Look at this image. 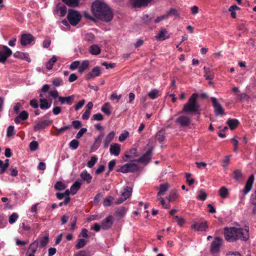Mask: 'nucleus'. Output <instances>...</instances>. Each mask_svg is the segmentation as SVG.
I'll return each instance as SVG.
<instances>
[{"label": "nucleus", "instance_id": "603ef678", "mask_svg": "<svg viewBox=\"0 0 256 256\" xmlns=\"http://www.w3.org/2000/svg\"><path fill=\"white\" fill-rule=\"evenodd\" d=\"M207 197V194L205 192L204 190L201 189L199 190V194L198 196V198L202 200H204Z\"/></svg>", "mask_w": 256, "mask_h": 256}, {"label": "nucleus", "instance_id": "cd10ccee", "mask_svg": "<svg viewBox=\"0 0 256 256\" xmlns=\"http://www.w3.org/2000/svg\"><path fill=\"white\" fill-rule=\"evenodd\" d=\"M168 183L162 184L160 186L159 191L158 193V196H164L165 192L168 189Z\"/></svg>", "mask_w": 256, "mask_h": 256}, {"label": "nucleus", "instance_id": "774afa93", "mask_svg": "<svg viewBox=\"0 0 256 256\" xmlns=\"http://www.w3.org/2000/svg\"><path fill=\"white\" fill-rule=\"evenodd\" d=\"M86 131L87 129L86 128H82L77 133L76 138L77 139L80 138Z\"/></svg>", "mask_w": 256, "mask_h": 256}, {"label": "nucleus", "instance_id": "f3484780", "mask_svg": "<svg viewBox=\"0 0 256 256\" xmlns=\"http://www.w3.org/2000/svg\"><path fill=\"white\" fill-rule=\"evenodd\" d=\"M120 150V145L118 144H112L110 146V152L111 154L115 156L119 155Z\"/></svg>", "mask_w": 256, "mask_h": 256}, {"label": "nucleus", "instance_id": "69168bd1", "mask_svg": "<svg viewBox=\"0 0 256 256\" xmlns=\"http://www.w3.org/2000/svg\"><path fill=\"white\" fill-rule=\"evenodd\" d=\"M64 99L65 103L67 104L68 105H71L74 100V96L73 95L68 96H66L64 97Z\"/></svg>", "mask_w": 256, "mask_h": 256}, {"label": "nucleus", "instance_id": "3c124183", "mask_svg": "<svg viewBox=\"0 0 256 256\" xmlns=\"http://www.w3.org/2000/svg\"><path fill=\"white\" fill-rule=\"evenodd\" d=\"M54 188L58 190H62L66 188V186L62 182H58L54 184Z\"/></svg>", "mask_w": 256, "mask_h": 256}, {"label": "nucleus", "instance_id": "6e6d98bb", "mask_svg": "<svg viewBox=\"0 0 256 256\" xmlns=\"http://www.w3.org/2000/svg\"><path fill=\"white\" fill-rule=\"evenodd\" d=\"M18 216L16 213L14 212L12 214L9 216V218H8L9 223L10 224H12L14 222H15L16 221V220L18 219Z\"/></svg>", "mask_w": 256, "mask_h": 256}, {"label": "nucleus", "instance_id": "ea45409f", "mask_svg": "<svg viewBox=\"0 0 256 256\" xmlns=\"http://www.w3.org/2000/svg\"><path fill=\"white\" fill-rule=\"evenodd\" d=\"M38 240H35L33 242H32L29 247L28 250H30L31 253L30 254H34L36 252L38 247Z\"/></svg>", "mask_w": 256, "mask_h": 256}, {"label": "nucleus", "instance_id": "bb28decb", "mask_svg": "<svg viewBox=\"0 0 256 256\" xmlns=\"http://www.w3.org/2000/svg\"><path fill=\"white\" fill-rule=\"evenodd\" d=\"M226 124L231 130H234L238 126L239 122L236 119H228L226 121Z\"/></svg>", "mask_w": 256, "mask_h": 256}, {"label": "nucleus", "instance_id": "052dcab7", "mask_svg": "<svg viewBox=\"0 0 256 256\" xmlns=\"http://www.w3.org/2000/svg\"><path fill=\"white\" fill-rule=\"evenodd\" d=\"M104 120L103 116L100 113H98L96 114H94L91 118V120Z\"/></svg>", "mask_w": 256, "mask_h": 256}, {"label": "nucleus", "instance_id": "2f4dec72", "mask_svg": "<svg viewBox=\"0 0 256 256\" xmlns=\"http://www.w3.org/2000/svg\"><path fill=\"white\" fill-rule=\"evenodd\" d=\"M65 4L70 7H76L78 6L80 0H62Z\"/></svg>", "mask_w": 256, "mask_h": 256}, {"label": "nucleus", "instance_id": "e2e57ef3", "mask_svg": "<svg viewBox=\"0 0 256 256\" xmlns=\"http://www.w3.org/2000/svg\"><path fill=\"white\" fill-rule=\"evenodd\" d=\"M95 38L94 34L92 33H88L84 36V40L86 42H92Z\"/></svg>", "mask_w": 256, "mask_h": 256}, {"label": "nucleus", "instance_id": "37998d69", "mask_svg": "<svg viewBox=\"0 0 256 256\" xmlns=\"http://www.w3.org/2000/svg\"><path fill=\"white\" fill-rule=\"evenodd\" d=\"M58 12L60 13V16H65L66 12V7L64 4H60L58 6Z\"/></svg>", "mask_w": 256, "mask_h": 256}, {"label": "nucleus", "instance_id": "f8f14e48", "mask_svg": "<svg viewBox=\"0 0 256 256\" xmlns=\"http://www.w3.org/2000/svg\"><path fill=\"white\" fill-rule=\"evenodd\" d=\"M152 0H130V2L134 8H141L148 6Z\"/></svg>", "mask_w": 256, "mask_h": 256}, {"label": "nucleus", "instance_id": "338daca9", "mask_svg": "<svg viewBox=\"0 0 256 256\" xmlns=\"http://www.w3.org/2000/svg\"><path fill=\"white\" fill-rule=\"evenodd\" d=\"M72 125L75 129L78 130L81 127L82 124L80 121L76 120L72 122Z\"/></svg>", "mask_w": 256, "mask_h": 256}, {"label": "nucleus", "instance_id": "4be33fe9", "mask_svg": "<svg viewBox=\"0 0 256 256\" xmlns=\"http://www.w3.org/2000/svg\"><path fill=\"white\" fill-rule=\"evenodd\" d=\"M124 156L126 158V160H124V161H126L129 158L138 156L137 149L132 148L129 151L126 152Z\"/></svg>", "mask_w": 256, "mask_h": 256}, {"label": "nucleus", "instance_id": "e433bc0d", "mask_svg": "<svg viewBox=\"0 0 256 256\" xmlns=\"http://www.w3.org/2000/svg\"><path fill=\"white\" fill-rule=\"evenodd\" d=\"M166 18H168L170 16H176L180 17V14L176 8H170L166 14Z\"/></svg>", "mask_w": 256, "mask_h": 256}, {"label": "nucleus", "instance_id": "a18cd8bd", "mask_svg": "<svg viewBox=\"0 0 256 256\" xmlns=\"http://www.w3.org/2000/svg\"><path fill=\"white\" fill-rule=\"evenodd\" d=\"M52 84L54 86H59L63 84V80L60 78H56L52 80Z\"/></svg>", "mask_w": 256, "mask_h": 256}, {"label": "nucleus", "instance_id": "c756f323", "mask_svg": "<svg viewBox=\"0 0 256 256\" xmlns=\"http://www.w3.org/2000/svg\"><path fill=\"white\" fill-rule=\"evenodd\" d=\"M81 184V182L78 181L72 184L70 187V192L72 195H74L76 193L77 191L80 188Z\"/></svg>", "mask_w": 256, "mask_h": 256}, {"label": "nucleus", "instance_id": "4d7b16f0", "mask_svg": "<svg viewBox=\"0 0 256 256\" xmlns=\"http://www.w3.org/2000/svg\"><path fill=\"white\" fill-rule=\"evenodd\" d=\"M192 174L190 173H186V182L190 186H192L194 182V178H191Z\"/></svg>", "mask_w": 256, "mask_h": 256}, {"label": "nucleus", "instance_id": "473e14b6", "mask_svg": "<svg viewBox=\"0 0 256 256\" xmlns=\"http://www.w3.org/2000/svg\"><path fill=\"white\" fill-rule=\"evenodd\" d=\"M126 212V209L124 206H120L116 210L115 215L116 216L122 218L125 215Z\"/></svg>", "mask_w": 256, "mask_h": 256}, {"label": "nucleus", "instance_id": "a211bd4d", "mask_svg": "<svg viewBox=\"0 0 256 256\" xmlns=\"http://www.w3.org/2000/svg\"><path fill=\"white\" fill-rule=\"evenodd\" d=\"M14 58H19L20 60H26L28 62H30V59L29 58L28 54L26 52H22L17 51L14 54Z\"/></svg>", "mask_w": 256, "mask_h": 256}, {"label": "nucleus", "instance_id": "49530a36", "mask_svg": "<svg viewBox=\"0 0 256 256\" xmlns=\"http://www.w3.org/2000/svg\"><path fill=\"white\" fill-rule=\"evenodd\" d=\"M48 242V236H43L40 240V242H39L40 246V247H44L45 246H46Z\"/></svg>", "mask_w": 256, "mask_h": 256}, {"label": "nucleus", "instance_id": "aec40b11", "mask_svg": "<svg viewBox=\"0 0 256 256\" xmlns=\"http://www.w3.org/2000/svg\"><path fill=\"white\" fill-rule=\"evenodd\" d=\"M104 136V132H101L100 134L98 136V137L95 138L94 142L92 146V148L94 150H97L99 146H100V144H101L102 139L103 137Z\"/></svg>", "mask_w": 256, "mask_h": 256}, {"label": "nucleus", "instance_id": "f704fd0d", "mask_svg": "<svg viewBox=\"0 0 256 256\" xmlns=\"http://www.w3.org/2000/svg\"><path fill=\"white\" fill-rule=\"evenodd\" d=\"M132 188L130 187L126 186L124 188V192L122 193V196L126 200L132 194Z\"/></svg>", "mask_w": 256, "mask_h": 256}, {"label": "nucleus", "instance_id": "2eb2a0df", "mask_svg": "<svg viewBox=\"0 0 256 256\" xmlns=\"http://www.w3.org/2000/svg\"><path fill=\"white\" fill-rule=\"evenodd\" d=\"M101 74L100 68L98 66L94 67L86 76V80H90L92 78L99 76Z\"/></svg>", "mask_w": 256, "mask_h": 256}, {"label": "nucleus", "instance_id": "4468645a", "mask_svg": "<svg viewBox=\"0 0 256 256\" xmlns=\"http://www.w3.org/2000/svg\"><path fill=\"white\" fill-rule=\"evenodd\" d=\"M254 181V175H251L248 178L246 181V184L244 186V188L242 190V192L244 195L246 194L252 189L253 183Z\"/></svg>", "mask_w": 256, "mask_h": 256}, {"label": "nucleus", "instance_id": "6ab92c4d", "mask_svg": "<svg viewBox=\"0 0 256 256\" xmlns=\"http://www.w3.org/2000/svg\"><path fill=\"white\" fill-rule=\"evenodd\" d=\"M156 38L158 40L162 41L169 38L167 31L164 28H162L156 36Z\"/></svg>", "mask_w": 256, "mask_h": 256}, {"label": "nucleus", "instance_id": "423d86ee", "mask_svg": "<svg viewBox=\"0 0 256 256\" xmlns=\"http://www.w3.org/2000/svg\"><path fill=\"white\" fill-rule=\"evenodd\" d=\"M153 150V147L150 148L140 158L137 160H134V161L145 164H148L152 158Z\"/></svg>", "mask_w": 256, "mask_h": 256}, {"label": "nucleus", "instance_id": "4c0bfd02", "mask_svg": "<svg viewBox=\"0 0 256 256\" xmlns=\"http://www.w3.org/2000/svg\"><path fill=\"white\" fill-rule=\"evenodd\" d=\"M218 193L221 198H225L228 196V191L226 187L222 186L220 189Z\"/></svg>", "mask_w": 256, "mask_h": 256}, {"label": "nucleus", "instance_id": "dca6fc26", "mask_svg": "<svg viewBox=\"0 0 256 256\" xmlns=\"http://www.w3.org/2000/svg\"><path fill=\"white\" fill-rule=\"evenodd\" d=\"M208 227V226L206 222H202L200 223L194 222L193 224L192 225V229H194L198 231L201 232L205 231Z\"/></svg>", "mask_w": 256, "mask_h": 256}, {"label": "nucleus", "instance_id": "c03bdc74", "mask_svg": "<svg viewBox=\"0 0 256 256\" xmlns=\"http://www.w3.org/2000/svg\"><path fill=\"white\" fill-rule=\"evenodd\" d=\"M86 242L85 240L83 238H80L78 240L77 243L76 244V248L77 249H80L82 248L86 244Z\"/></svg>", "mask_w": 256, "mask_h": 256}, {"label": "nucleus", "instance_id": "a878e982", "mask_svg": "<svg viewBox=\"0 0 256 256\" xmlns=\"http://www.w3.org/2000/svg\"><path fill=\"white\" fill-rule=\"evenodd\" d=\"M90 66V61L88 60H84L81 63L79 66L78 72L82 74L84 70L88 68Z\"/></svg>", "mask_w": 256, "mask_h": 256}, {"label": "nucleus", "instance_id": "a19ab883", "mask_svg": "<svg viewBox=\"0 0 256 256\" xmlns=\"http://www.w3.org/2000/svg\"><path fill=\"white\" fill-rule=\"evenodd\" d=\"M110 106V104L108 102H106L102 107L101 110L107 116H110L111 114V111L109 108Z\"/></svg>", "mask_w": 256, "mask_h": 256}, {"label": "nucleus", "instance_id": "8fccbe9b", "mask_svg": "<svg viewBox=\"0 0 256 256\" xmlns=\"http://www.w3.org/2000/svg\"><path fill=\"white\" fill-rule=\"evenodd\" d=\"M79 145V142L78 140H72L69 144L70 147L74 150H76Z\"/></svg>", "mask_w": 256, "mask_h": 256}, {"label": "nucleus", "instance_id": "58836bf2", "mask_svg": "<svg viewBox=\"0 0 256 256\" xmlns=\"http://www.w3.org/2000/svg\"><path fill=\"white\" fill-rule=\"evenodd\" d=\"M178 197V194L177 190H174L170 192L168 199L169 202H172L177 199Z\"/></svg>", "mask_w": 256, "mask_h": 256}, {"label": "nucleus", "instance_id": "f257e3e1", "mask_svg": "<svg viewBox=\"0 0 256 256\" xmlns=\"http://www.w3.org/2000/svg\"><path fill=\"white\" fill-rule=\"evenodd\" d=\"M224 236L226 240L230 242H236L238 240L247 242L250 238L249 228L225 227Z\"/></svg>", "mask_w": 256, "mask_h": 256}, {"label": "nucleus", "instance_id": "6e6552de", "mask_svg": "<svg viewBox=\"0 0 256 256\" xmlns=\"http://www.w3.org/2000/svg\"><path fill=\"white\" fill-rule=\"evenodd\" d=\"M52 122V120H43L39 121L34 126V132H40L50 126Z\"/></svg>", "mask_w": 256, "mask_h": 256}, {"label": "nucleus", "instance_id": "412c9836", "mask_svg": "<svg viewBox=\"0 0 256 256\" xmlns=\"http://www.w3.org/2000/svg\"><path fill=\"white\" fill-rule=\"evenodd\" d=\"M114 135V132L112 131L106 136L104 142V148H107L108 146L110 143L113 140Z\"/></svg>", "mask_w": 256, "mask_h": 256}, {"label": "nucleus", "instance_id": "72a5a7b5", "mask_svg": "<svg viewBox=\"0 0 256 256\" xmlns=\"http://www.w3.org/2000/svg\"><path fill=\"white\" fill-rule=\"evenodd\" d=\"M128 172H134L138 170L139 168V166H138L137 164L132 163V162H130L128 163Z\"/></svg>", "mask_w": 256, "mask_h": 256}, {"label": "nucleus", "instance_id": "f03ea898", "mask_svg": "<svg viewBox=\"0 0 256 256\" xmlns=\"http://www.w3.org/2000/svg\"><path fill=\"white\" fill-rule=\"evenodd\" d=\"M92 10L94 16L102 22H108L113 18L112 10L105 3L99 0L93 2Z\"/></svg>", "mask_w": 256, "mask_h": 256}, {"label": "nucleus", "instance_id": "393cba45", "mask_svg": "<svg viewBox=\"0 0 256 256\" xmlns=\"http://www.w3.org/2000/svg\"><path fill=\"white\" fill-rule=\"evenodd\" d=\"M204 70L205 74H204V77H205L206 80H212L214 78V72L210 70L209 68H208L206 66L204 68Z\"/></svg>", "mask_w": 256, "mask_h": 256}, {"label": "nucleus", "instance_id": "0e129e2a", "mask_svg": "<svg viewBox=\"0 0 256 256\" xmlns=\"http://www.w3.org/2000/svg\"><path fill=\"white\" fill-rule=\"evenodd\" d=\"M128 164H124V165L121 166L120 168L118 169L117 172H121L122 173L128 172Z\"/></svg>", "mask_w": 256, "mask_h": 256}, {"label": "nucleus", "instance_id": "5701e85b", "mask_svg": "<svg viewBox=\"0 0 256 256\" xmlns=\"http://www.w3.org/2000/svg\"><path fill=\"white\" fill-rule=\"evenodd\" d=\"M80 176L82 180L86 181L87 184H90L92 182V176L86 170L81 172Z\"/></svg>", "mask_w": 256, "mask_h": 256}, {"label": "nucleus", "instance_id": "0eeeda50", "mask_svg": "<svg viewBox=\"0 0 256 256\" xmlns=\"http://www.w3.org/2000/svg\"><path fill=\"white\" fill-rule=\"evenodd\" d=\"M2 48L4 50H0V62L4 64L12 54V51L7 46H3Z\"/></svg>", "mask_w": 256, "mask_h": 256}, {"label": "nucleus", "instance_id": "13d9d810", "mask_svg": "<svg viewBox=\"0 0 256 256\" xmlns=\"http://www.w3.org/2000/svg\"><path fill=\"white\" fill-rule=\"evenodd\" d=\"M38 144L36 141L33 140L30 144L29 147L30 149L32 151H34L38 148Z\"/></svg>", "mask_w": 256, "mask_h": 256}, {"label": "nucleus", "instance_id": "de8ad7c7", "mask_svg": "<svg viewBox=\"0 0 256 256\" xmlns=\"http://www.w3.org/2000/svg\"><path fill=\"white\" fill-rule=\"evenodd\" d=\"M29 114L26 110L22 111L18 115V118H20L22 120H26L28 118Z\"/></svg>", "mask_w": 256, "mask_h": 256}, {"label": "nucleus", "instance_id": "09e8293b", "mask_svg": "<svg viewBox=\"0 0 256 256\" xmlns=\"http://www.w3.org/2000/svg\"><path fill=\"white\" fill-rule=\"evenodd\" d=\"M98 160V158L96 156H92L91 157L90 160L88 162V166L92 168Z\"/></svg>", "mask_w": 256, "mask_h": 256}, {"label": "nucleus", "instance_id": "39448f33", "mask_svg": "<svg viewBox=\"0 0 256 256\" xmlns=\"http://www.w3.org/2000/svg\"><path fill=\"white\" fill-rule=\"evenodd\" d=\"M212 106L214 109V112L216 116L224 115L225 112L224 109L222 105L218 102V100L214 97L210 98Z\"/></svg>", "mask_w": 256, "mask_h": 256}, {"label": "nucleus", "instance_id": "ddd939ff", "mask_svg": "<svg viewBox=\"0 0 256 256\" xmlns=\"http://www.w3.org/2000/svg\"><path fill=\"white\" fill-rule=\"evenodd\" d=\"M222 244V239L219 237L215 238L214 240L212 242L210 250L212 253L218 252Z\"/></svg>", "mask_w": 256, "mask_h": 256}, {"label": "nucleus", "instance_id": "20e7f679", "mask_svg": "<svg viewBox=\"0 0 256 256\" xmlns=\"http://www.w3.org/2000/svg\"><path fill=\"white\" fill-rule=\"evenodd\" d=\"M82 15L77 10L70 9L68 11L67 18L72 26H76L82 18Z\"/></svg>", "mask_w": 256, "mask_h": 256}, {"label": "nucleus", "instance_id": "680f3d73", "mask_svg": "<svg viewBox=\"0 0 256 256\" xmlns=\"http://www.w3.org/2000/svg\"><path fill=\"white\" fill-rule=\"evenodd\" d=\"M158 94V90L154 89L151 90L148 94V96L152 100L156 98Z\"/></svg>", "mask_w": 256, "mask_h": 256}, {"label": "nucleus", "instance_id": "1a4fd4ad", "mask_svg": "<svg viewBox=\"0 0 256 256\" xmlns=\"http://www.w3.org/2000/svg\"><path fill=\"white\" fill-rule=\"evenodd\" d=\"M176 124H180L182 127H187L191 122L190 118L186 116H182L178 117L175 120Z\"/></svg>", "mask_w": 256, "mask_h": 256}, {"label": "nucleus", "instance_id": "bf43d9fd", "mask_svg": "<svg viewBox=\"0 0 256 256\" xmlns=\"http://www.w3.org/2000/svg\"><path fill=\"white\" fill-rule=\"evenodd\" d=\"M80 66V62L78 60H76L74 62H73L71 63L70 68L72 70H74L76 68H78V70H79V66Z\"/></svg>", "mask_w": 256, "mask_h": 256}, {"label": "nucleus", "instance_id": "b1692460", "mask_svg": "<svg viewBox=\"0 0 256 256\" xmlns=\"http://www.w3.org/2000/svg\"><path fill=\"white\" fill-rule=\"evenodd\" d=\"M40 108L42 110H48L51 106V103H48V100L44 98H40Z\"/></svg>", "mask_w": 256, "mask_h": 256}, {"label": "nucleus", "instance_id": "c85d7f7f", "mask_svg": "<svg viewBox=\"0 0 256 256\" xmlns=\"http://www.w3.org/2000/svg\"><path fill=\"white\" fill-rule=\"evenodd\" d=\"M100 52V48L96 44H92L90 48V52L92 55H98Z\"/></svg>", "mask_w": 256, "mask_h": 256}, {"label": "nucleus", "instance_id": "c9c22d12", "mask_svg": "<svg viewBox=\"0 0 256 256\" xmlns=\"http://www.w3.org/2000/svg\"><path fill=\"white\" fill-rule=\"evenodd\" d=\"M57 58L55 56H54L48 62H46V68L48 70H50L52 68L54 64L56 62Z\"/></svg>", "mask_w": 256, "mask_h": 256}, {"label": "nucleus", "instance_id": "5fc2aeb1", "mask_svg": "<svg viewBox=\"0 0 256 256\" xmlns=\"http://www.w3.org/2000/svg\"><path fill=\"white\" fill-rule=\"evenodd\" d=\"M71 127L70 125H68L66 126H64L60 128H56V130L58 131L55 134L56 136H59L60 134L64 132L65 130L70 128Z\"/></svg>", "mask_w": 256, "mask_h": 256}, {"label": "nucleus", "instance_id": "864d4df0", "mask_svg": "<svg viewBox=\"0 0 256 256\" xmlns=\"http://www.w3.org/2000/svg\"><path fill=\"white\" fill-rule=\"evenodd\" d=\"M14 128L13 126H9L6 130V136L9 138L15 134L14 132Z\"/></svg>", "mask_w": 256, "mask_h": 256}, {"label": "nucleus", "instance_id": "79ce46f5", "mask_svg": "<svg viewBox=\"0 0 256 256\" xmlns=\"http://www.w3.org/2000/svg\"><path fill=\"white\" fill-rule=\"evenodd\" d=\"M153 18L152 16H150L148 14H144L142 17V23L148 25L150 24Z\"/></svg>", "mask_w": 256, "mask_h": 256}, {"label": "nucleus", "instance_id": "7ed1b4c3", "mask_svg": "<svg viewBox=\"0 0 256 256\" xmlns=\"http://www.w3.org/2000/svg\"><path fill=\"white\" fill-rule=\"evenodd\" d=\"M198 96L197 93L192 94L188 102L184 104L182 110L179 114L192 113L200 116V105L197 101Z\"/></svg>", "mask_w": 256, "mask_h": 256}, {"label": "nucleus", "instance_id": "9b49d317", "mask_svg": "<svg viewBox=\"0 0 256 256\" xmlns=\"http://www.w3.org/2000/svg\"><path fill=\"white\" fill-rule=\"evenodd\" d=\"M113 224V216L111 215L108 216L101 222V228L104 230H108L111 228Z\"/></svg>", "mask_w": 256, "mask_h": 256}, {"label": "nucleus", "instance_id": "9d476101", "mask_svg": "<svg viewBox=\"0 0 256 256\" xmlns=\"http://www.w3.org/2000/svg\"><path fill=\"white\" fill-rule=\"evenodd\" d=\"M35 40L34 37L30 34H24L21 36L20 44L23 46H26L31 44Z\"/></svg>", "mask_w": 256, "mask_h": 256}, {"label": "nucleus", "instance_id": "7c9ffc66", "mask_svg": "<svg viewBox=\"0 0 256 256\" xmlns=\"http://www.w3.org/2000/svg\"><path fill=\"white\" fill-rule=\"evenodd\" d=\"M165 130H159L156 134V139L160 142H162L165 138Z\"/></svg>", "mask_w": 256, "mask_h": 256}]
</instances>
